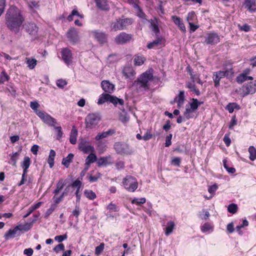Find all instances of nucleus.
I'll return each mask as SVG.
<instances>
[{
  "mask_svg": "<svg viewBox=\"0 0 256 256\" xmlns=\"http://www.w3.org/2000/svg\"><path fill=\"white\" fill-rule=\"evenodd\" d=\"M30 164V158L28 156H25L21 166L22 168H28Z\"/></svg>",
  "mask_w": 256,
  "mask_h": 256,
  "instance_id": "45",
  "label": "nucleus"
},
{
  "mask_svg": "<svg viewBox=\"0 0 256 256\" xmlns=\"http://www.w3.org/2000/svg\"><path fill=\"white\" fill-rule=\"evenodd\" d=\"M62 59L67 64L70 65L72 62V53L68 48H64L62 50Z\"/></svg>",
  "mask_w": 256,
  "mask_h": 256,
  "instance_id": "15",
  "label": "nucleus"
},
{
  "mask_svg": "<svg viewBox=\"0 0 256 256\" xmlns=\"http://www.w3.org/2000/svg\"><path fill=\"white\" fill-rule=\"evenodd\" d=\"M108 137L106 134V132H102V133H100L98 134L95 138V139L96 140H100L102 139V138H106Z\"/></svg>",
  "mask_w": 256,
  "mask_h": 256,
  "instance_id": "63",
  "label": "nucleus"
},
{
  "mask_svg": "<svg viewBox=\"0 0 256 256\" xmlns=\"http://www.w3.org/2000/svg\"><path fill=\"white\" fill-rule=\"evenodd\" d=\"M152 30L155 33L156 36H158V34H160V29H159L158 26L156 24H152Z\"/></svg>",
  "mask_w": 256,
  "mask_h": 256,
  "instance_id": "58",
  "label": "nucleus"
},
{
  "mask_svg": "<svg viewBox=\"0 0 256 256\" xmlns=\"http://www.w3.org/2000/svg\"><path fill=\"white\" fill-rule=\"evenodd\" d=\"M68 238V236L66 234H64L63 235H60L56 236L54 238L55 240L57 241L58 242H61L63 240H66Z\"/></svg>",
  "mask_w": 256,
  "mask_h": 256,
  "instance_id": "55",
  "label": "nucleus"
},
{
  "mask_svg": "<svg viewBox=\"0 0 256 256\" xmlns=\"http://www.w3.org/2000/svg\"><path fill=\"white\" fill-rule=\"evenodd\" d=\"M37 60L34 58L28 59L26 61L28 66L31 70L34 68L36 65Z\"/></svg>",
  "mask_w": 256,
  "mask_h": 256,
  "instance_id": "43",
  "label": "nucleus"
},
{
  "mask_svg": "<svg viewBox=\"0 0 256 256\" xmlns=\"http://www.w3.org/2000/svg\"><path fill=\"white\" fill-rule=\"evenodd\" d=\"M10 79V76L4 72H2L0 74V84H3L5 82L8 81Z\"/></svg>",
  "mask_w": 256,
  "mask_h": 256,
  "instance_id": "42",
  "label": "nucleus"
},
{
  "mask_svg": "<svg viewBox=\"0 0 256 256\" xmlns=\"http://www.w3.org/2000/svg\"><path fill=\"white\" fill-rule=\"evenodd\" d=\"M184 98V92L183 90L180 91L178 96L174 98V102H177L178 108H180L183 105Z\"/></svg>",
  "mask_w": 256,
  "mask_h": 256,
  "instance_id": "23",
  "label": "nucleus"
},
{
  "mask_svg": "<svg viewBox=\"0 0 256 256\" xmlns=\"http://www.w3.org/2000/svg\"><path fill=\"white\" fill-rule=\"evenodd\" d=\"M146 60V58L143 56L135 55L134 56V64L135 66H141Z\"/></svg>",
  "mask_w": 256,
  "mask_h": 256,
  "instance_id": "28",
  "label": "nucleus"
},
{
  "mask_svg": "<svg viewBox=\"0 0 256 256\" xmlns=\"http://www.w3.org/2000/svg\"><path fill=\"white\" fill-rule=\"evenodd\" d=\"M40 106L39 104L36 102H31L30 107L32 109L36 115L46 124L49 126H54V124H56L55 118L52 117L50 114L44 111H40L38 110Z\"/></svg>",
  "mask_w": 256,
  "mask_h": 256,
  "instance_id": "3",
  "label": "nucleus"
},
{
  "mask_svg": "<svg viewBox=\"0 0 256 256\" xmlns=\"http://www.w3.org/2000/svg\"><path fill=\"white\" fill-rule=\"evenodd\" d=\"M53 250L56 253L59 252L60 251L64 250V246L63 244H60L56 245L54 248Z\"/></svg>",
  "mask_w": 256,
  "mask_h": 256,
  "instance_id": "50",
  "label": "nucleus"
},
{
  "mask_svg": "<svg viewBox=\"0 0 256 256\" xmlns=\"http://www.w3.org/2000/svg\"><path fill=\"white\" fill-rule=\"evenodd\" d=\"M211 228H212V226L208 222L204 223L203 226H201V230L204 232L208 231Z\"/></svg>",
  "mask_w": 256,
  "mask_h": 256,
  "instance_id": "51",
  "label": "nucleus"
},
{
  "mask_svg": "<svg viewBox=\"0 0 256 256\" xmlns=\"http://www.w3.org/2000/svg\"><path fill=\"white\" fill-rule=\"evenodd\" d=\"M134 180L131 176H127L123 180L124 188L130 192H134L138 188V182Z\"/></svg>",
  "mask_w": 256,
  "mask_h": 256,
  "instance_id": "9",
  "label": "nucleus"
},
{
  "mask_svg": "<svg viewBox=\"0 0 256 256\" xmlns=\"http://www.w3.org/2000/svg\"><path fill=\"white\" fill-rule=\"evenodd\" d=\"M238 210V207L237 204H231L228 206V211L232 214H236Z\"/></svg>",
  "mask_w": 256,
  "mask_h": 256,
  "instance_id": "40",
  "label": "nucleus"
},
{
  "mask_svg": "<svg viewBox=\"0 0 256 256\" xmlns=\"http://www.w3.org/2000/svg\"><path fill=\"white\" fill-rule=\"evenodd\" d=\"M223 72L225 73L224 76L226 78H231L234 74V72L232 68L223 71Z\"/></svg>",
  "mask_w": 256,
  "mask_h": 256,
  "instance_id": "59",
  "label": "nucleus"
},
{
  "mask_svg": "<svg viewBox=\"0 0 256 256\" xmlns=\"http://www.w3.org/2000/svg\"><path fill=\"white\" fill-rule=\"evenodd\" d=\"M84 195L90 200H93L96 198L95 192L92 190H86L84 192Z\"/></svg>",
  "mask_w": 256,
  "mask_h": 256,
  "instance_id": "37",
  "label": "nucleus"
},
{
  "mask_svg": "<svg viewBox=\"0 0 256 256\" xmlns=\"http://www.w3.org/2000/svg\"><path fill=\"white\" fill-rule=\"evenodd\" d=\"M56 156V152L54 150H51L50 152L49 156L48 159V163L50 167L52 168L54 166V159Z\"/></svg>",
  "mask_w": 256,
  "mask_h": 256,
  "instance_id": "31",
  "label": "nucleus"
},
{
  "mask_svg": "<svg viewBox=\"0 0 256 256\" xmlns=\"http://www.w3.org/2000/svg\"><path fill=\"white\" fill-rule=\"evenodd\" d=\"M152 71L153 70L150 68L142 73L137 80L133 82L132 88L138 92L148 90L150 88L148 82L153 79Z\"/></svg>",
  "mask_w": 256,
  "mask_h": 256,
  "instance_id": "2",
  "label": "nucleus"
},
{
  "mask_svg": "<svg viewBox=\"0 0 256 256\" xmlns=\"http://www.w3.org/2000/svg\"><path fill=\"white\" fill-rule=\"evenodd\" d=\"M82 185V182L79 180H74L70 186L74 188H76V190H80Z\"/></svg>",
  "mask_w": 256,
  "mask_h": 256,
  "instance_id": "46",
  "label": "nucleus"
},
{
  "mask_svg": "<svg viewBox=\"0 0 256 256\" xmlns=\"http://www.w3.org/2000/svg\"><path fill=\"white\" fill-rule=\"evenodd\" d=\"M225 73L223 72V70H220L214 72L213 80L214 83V86L218 87L220 86V82L221 78L224 76Z\"/></svg>",
  "mask_w": 256,
  "mask_h": 256,
  "instance_id": "20",
  "label": "nucleus"
},
{
  "mask_svg": "<svg viewBox=\"0 0 256 256\" xmlns=\"http://www.w3.org/2000/svg\"><path fill=\"white\" fill-rule=\"evenodd\" d=\"M6 0H0V16L4 12L6 7Z\"/></svg>",
  "mask_w": 256,
  "mask_h": 256,
  "instance_id": "57",
  "label": "nucleus"
},
{
  "mask_svg": "<svg viewBox=\"0 0 256 256\" xmlns=\"http://www.w3.org/2000/svg\"><path fill=\"white\" fill-rule=\"evenodd\" d=\"M220 41V36L215 32L208 34L205 38V42L208 44L214 45Z\"/></svg>",
  "mask_w": 256,
  "mask_h": 256,
  "instance_id": "13",
  "label": "nucleus"
},
{
  "mask_svg": "<svg viewBox=\"0 0 256 256\" xmlns=\"http://www.w3.org/2000/svg\"><path fill=\"white\" fill-rule=\"evenodd\" d=\"M152 137V135L150 134V131H147L144 135L142 136V140L144 141L148 140L151 139Z\"/></svg>",
  "mask_w": 256,
  "mask_h": 256,
  "instance_id": "64",
  "label": "nucleus"
},
{
  "mask_svg": "<svg viewBox=\"0 0 256 256\" xmlns=\"http://www.w3.org/2000/svg\"><path fill=\"white\" fill-rule=\"evenodd\" d=\"M98 8L103 10H108L109 6L106 0H94Z\"/></svg>",
  "mask_w": 256,
  "mask_h": 256,
  "instance_id": "25",
  "label": "nucleus"
},
{
  "mask_svg": "<svg viewBox=\"0 0 256 256\" xmlns=\"http://www.w3.org/2000/svg\"><path fill=\"white\" fill-rule=\"evenodd\" d=\"M244 4L249 12H256V0H244Z\"/></svg>",
  "mask_w": 256,
  "mask_h": 256,
  "instance_id": "18",
  "label": "nucleus"
},
{
  "mask_svg": "<svg viewBox=\"0 0 256 256\" xmlns=\"http://www.w3.org/2000/svg\"><path fill=\"white\" fill-rule=\"evenodd\" d=\"M97 158L96 154H90L86 159V164L90 166V164L96 160Z\"/></svg>",
  "mask_w": 256,
  "mask_h": 256,
  "instance_id": "32",
  "label": "nucleus"
},
{
  "mask_svg": "<svg viewBox=\"0 0 256 256\" xmlns=\"http://www.w3.org/2000/svg\"><path fill=\"white\" fill-rule=\"evenodd\" d=\"M175 226L174 222L170 221L167 223L166 227V228L165 234L166 236L170 235L172 232Z\"/></svg>",
  "mask_w": 256,
  "mask_h": 256,
  "instance_id": "33",
  "label": "nucleus"
},
{
  "mask_svg": "<svg viewBox=\"0 0 256 256\" xmlns=\"http://www.w3.org/2000/svg\"><path fill=\"white\" fill-rule=\"evenodd\" d=\"M113 164L112 158L108 156L105 157H101L97 160V164L98 167L106 166Z\"/></svg>",
  "mask_w": 256,
  "mask_h": 256,
  "instance_id": "17",
  "label": "nucleus"
},
{
  "mask_svg": "<svg viewBox=\"0 0 256 256\" xmlns=\"http://www.w3.org/2000/svg\"><path fill=\"white\" fill-rule=\"evenodd\" d=\"M20 231L19 226H16L13 229H10L4 236V238L6 240H9L11 238L16 236V234H17L18 232Z\"/></svg>",
  "mask_w": 256,
  "mask_h": 256,
  "instance_id": "24",
  "label": "nucleus"
},
{
  "mask_svg": "<svg viewBox=\"0 0 256 256\" xmlns=\"http://www.w3.org/2000/svg\"><path fill=\"white\" fill-rule=\"evenodd\" d=\"M78 148L84 154L93 152H94V148L89 144L88 142L84 140H81L80 142Z\"/></svg>",
  "mask_w": 256,
  "mask_h": 256,
  "instance_id": "12",
  "label": "nucleus"
},
{
  "mask_svg": "<svg viewBox=\"0 0 256 256\" xmlns=\"http://www.w3.org/2000/svg\"><path fill=\"white\" fill-rule=\"evenodd\" d=\"M6 24L8 28L15 34L19 32L20 28L24 21L22 11L14 6H10L6 15Z\"/></svg>",
  "mask_w": 256,
  "mask_h": 256,
  "instance_id": "1",
  "label": "nucleus"
},
{
  "mask_svg": "<svg viewBox=\"0 0 256 256\" xmlns=\"http://www.w3.org/2000/svg\"><path fill=\"white\" fill-rule=\"evenodd\" d=\"M186 20L188 23L194 22L197 20V16L194 11H192L188 14Z\"/></svg>",
  "mask_w": 256,
  "mask_h": 256,
  "instance_id": "39",
  "label": "nucleus"
},
{
  "mask_svg": "<svg viewBox=\"0 0 256 256\" xmlns=\"http://www.w3.org/2000/svg\"><path fill=\"white\" fill-rule=\"evenodd\" d=\"M24 30L29 34L36 36L37 34L38 28L34 22H26L23 26Z\"/></svg>",
  "mask_w": 256,
  "mask_h": 256,
  "instance_id": "11",
  "label": "nucleus"
},
{
  "mask_svg": "<svg viewBox=\"0 0 256 256\" xmlns=\"http://www.w3.org/2000/svg\"><path fill=\"white\" fill-rule=\"evenodd\" d=\"M116 152L120 154L130 155L134 153V150L126 143L116 142L114 145Z\"/></svg>",
  "mask_w": 256,
  "mask_h": 256,
  "instance_id": "7",
  "label": "nucleus"
},
{
  "mask_svg": "<svg viewBox=\"0 0 256 256\" xmlns=\"http://www.w3.org/2000/svg\"><path fill=\"white\" fill-rule=\"evenodd\" d=\"M65 184V181L62 179H60L56 184V190L54 191V194H58L62 190Z\"/></svg>",
  "mask_w": 256,
  "mask_h": 256,
  "instance_id": "29",
  "label": "nucleus"
},
{
  "mask_svg": "<svg viewBox=\"0 0 256 256\" xmlns=\"http://www.w3.org/2000/svg\"><path fill=\"white\" fill-rule=\"evenodd\" d=\"M123 74L127 78H132L134 76L135 72L133 70H130L128 72H126V70H124L123 72Z\"/></svg>",
  "mask_w": 256,
  "mask_h": 256,
  "instance_id": "52",
  "label": "nucleus"
},
{
  "mask_svg": "<svg viewBox=\"0 0 256 256\" xmlns=\"http://www.w3.org/2000/svg\"><path fill=\"white\" fill-rule=\"evenodd\" d=\"M18 155V152H16L13 153L11 156L10 160L13 162L12 165L14 166H16V160Z\"/></svg>",
  "mask_w": 256,
  "mask_h": 256,
  "instance_id": "53",
  "label": "nucleus"
},
{
  "mask_svg": "<svg viewBox=\"0 0 256 256\" xmlns=\"http://www.w3.org/2000/svg\"><path fill=\"white\" fill-rule=\"evenodd\" d=\"M186 87L188 88L191 92H194L196 96L200 95V92L196 88V86L194 84L189 82L186 84Z\"/></svg>",
  "mask_w": 256,
  "mask_h": 256,
  "instance_id": "36",
  "label": "nucleus"
},
{
  "mask_svg": "<svg viewBox=\"0 0 256 256\" xmlns=\"http://www.w3.org/2000/svg\"><path fill=\"white\" fill-rule=\"evenodd\" d=\"M172 136V134H170L168 136H166V139L165 146L168 147L172 144L171 140Z\"/></svg>",
  "mask_w": 256,
  "mask_h": 256,
  "instance_id": "56",
  "label": "nucleus"
},
{
  "mask_svg": "<svg viewBox=\"0 0 256 256\" xmlns=\"http://www.w3.org/2000/svg\"><path fill=\"white\" fill-rule=\"evenodd\" d=\"M104 243H100V244L96 248L95 254L97 256L100 255L104 250Z\"/></svg>",
  "mask_w": 256,
  "mask_h": 256,
  "instance_id": "44",
  "label": "nucleus"
},
{
  "mask_svg": "<svg viewBox=\"0 0 256 256\" xmlns=\"http://www.w3.org/2000/svg\"><path fill=\"white\" fill-rule=\"evenodd\" d=\"M223 140L227 146H230L231 140L228 134H226L224 135Z\"/></svg>",
  "mask_w": 256,
  "mask_h": 256,
  "instance_id": "60",
  "label": "nucleus"
},
{
  "mask_svg": "<svg viewBox=\"0 0 256 256\" xmlns=\"http://www.w3.org/2000/svg\"><path fill=\"white\" fill-rule=\"evenodd\" d=\"M132 35L124 32H120L115 38V42L118 44H124L132 40Z\"/></svg>",
  "mask_w": 256,
  "mask_h": 256,
  "instance_id": "10",
  "label": "nucleus"
},
{
  "mask_svg": "<svg viewBox=\"0 0 256 256\" xmlns=\"http://www.w3.org/2000/svg\"><path fill=\"white\" fill-rule=\"evenodd\" d=\"M133 22L134 20L132 18L116 19V21L112 23L110 28L112 30L114 31L126 30L128 26L131 25Z\"/></svg>",
  "mask_w": 256,
  "mask_h": 256,
  "instance_id": "4",
  "label": "nucleus"
},
{
  "mask_svg": "<svg viewBox=\"0 0 256 256\" xmlns=\"http://www.w3.org/2000/svg\"><path fill=\"white\" fill-rule=\"evenodd\" d=\"M164 42V38L162 36H156V39L152 42H150L147 45V48L148 49H151L154 48V46H158L159 45L162 44V43Z\"/></svg>",
  "mask_w": 256,
  "mask_h": 256,
  "instance_id": "22",
  "label": "nucleus"
},
{
  "mask_svg": "<svg viewBox=\"0 0 256 256\" xmlns=\"http://www.w3.org/2000/svg\"><path fill=\"white\" fill-rule=\"evenodd\" d=\"M242 96H245L249 94H253L256 92V80L246 83L240 88Z\"/></svg>",
  "mask_w": 256,
  "mask_h": 256,
  "instance_id": "8",
  "label": "nucleus"
},
{
  "mask_svg": "<svg viewBox=\"0 0 256 256\" xmlns=\"http://www.w3.org/2000/svg\"><path fill=\"white\" fill-rule=\"evenodd\" d=\"M146 202V200L144 198H134L132 201V204H136L137 205H140L141 204H143L145 203Z\"/></svg>",
  "mask_w": 256,
  "mask_h": 256,
  "instance_id": "49",
  "label": "nucleus"
},
{
  "mask_svg": "<svg viewBox=\"0 0 256 256\" xmlns=\"http://www.w3.org/2000/svg\"><path fill=\"white\" fill-rule=\"evenodd\" d=\"M101 120L100 116L98 113L89 114L85 118V124L87 128H92L97 125Z\"/></svg>",
  "mask_w": 256,
  "mask_h": 256,
  "instance_id": "6",
  "label": "nucleus"
},
{
  "mask_svg": "<svg viewBox=\"0 0 256 256\" xmlns=\"http://www.w3.org/2000/svg\"><path fill=\"white\" fill-rule=\"evenodd\" d=\"M223 164H224V166L226 169V170L228 171V172L230 174H234L236 172V170L234 168H230L226 164V160H223Z\"/></svg>",
  "mask_w": 256,
  "mask_h": 256,
  "instance_id": "48",
  "label": "nucleus"
},
{
  "mask_svg": "<svg viewBox=\"0 0 256 256\" xmlns=\"http://www.w3.org/2000/svg\"><path fill=\"white\" fill-rule=\"evenodd\" d=\"M101 86L104 91L105 94H112L115 90V86L107 80H104L102 82Z\"/></svg>",
  "mask_w": 256,
  "mask_h": 256,
  "instance_id": "16",
  "label": "nucleus"
},
{
  "mask_svg": "<svg viewBox=\"0 0 256 256\" xmlns=\"http://www.w3.org/2000/svg\"><path fill=\"white\" fill-rule=\"evenodd\" d=\"M109 102L116 106L117 104L121 106L124 104V100L122 99L119 98L116 96H112L108 94H102L98 99V104H102L106 102Z\"/></svg>",
  "mask_w": 256,
  "mask_h": 256,
  "instance_id": "5",
  "label": "nucleus"
},
{
  "mask_svg": "<svg viewBox=\"0 0 256 256\" xmlns=\"http://www.w3.org/2000/svg\"><path fill=\"white\" fill-rule=\"evenodd\" d=\"M57 205L54 204H52L50 205V208L47 210L46 212L44 214V218H48V216L52 214V212L55 210L56 208Z\"/></svg>",
  "mask_w": 256,
  "mask_h": 256,
  "instance_id": "41",
  "label": "nucleus"
},
{
  "mask_svg": "<svg viewBox=\"0 0 256 256\" xmlns=\"http://www.w3.org/2000/svg\"><path fill=\"white\" fill-rule=\"evenodd\" d=\"M67 82L66 80H64L62 79H59L56 81V85L57 86L60 88H62L64 87L66 85Z\"/></svg>",
  "mask_w": 256,
  "mask_h": 256,
  "instance_id": "54",
  "label": "nucleus"
},
{
  "mask_svg": "<svg viewBox=\"0 0 256 256\" xmlns=\"http://www.w3.org/2000/svg\"><path fill=\"white\" fill-rule=\"evenodd\" d=\"M248 152H250L249 158L254 161L256 159V150L253 146H250L248 148Z\"/></svg>",
  "mask_w": 256,
  "mask_h": 256,
  "instance_id": "38",
  "label": "nucleus"
},
{
  "mask_svg": "<svg viewBox=\"0 0 256 256\" xmlns=\"http://www.w3.org/2000/svg\"><path fill=\"white\" fill-rule=\"evenodd\" d=\"M248 73H242L240 74H239L236 78V82L238 84H242L244 82L247 80H246V75L249 74L250 72V70H248Z\"/></svg>",
  "mask_w": 256,
  "mask_h": 256,
  "instance_id": "35",
  "label": "nucleus"
},
{
  "mask_svg": "<svg viewBox=\"0 0 256 256\" xmlns=\"http://www.w3.org/2000/svg\"><path fill=\"white\" fill-rule=\"evenodd\" d=\"M186 70L189 72L190 78L193 82H196L198 84H202L203 82L200 79L198 76L194 74L193 70L190 66L186 67Z\"/></svg>",
  "mask_w": 256,
  "mask_h": 256,
  "instance_id": "26",
  "label": "nucleus"
},
{
  "mask_svg": "<svg viewBox=\"0 0 256 256\" xmlns=\"http://www.w3.org/2000/svg\"><path fill=\"white\" fill-rule=\"evenodd\" d=\"M171 128L170 121L169 120H168L166 121V124L163 126L162 128L166 132H168L170 128Z\"/></svg>",
  "mask_w": 256,
  "mask_h": 256,
  "instance_id": "61",
  "label": "nucleus"
},
{
  "mask_svg": "<svg viewBox=\"0 0 256 256\" xmlns=\"http://www.w3.org/2000/svg\"><path fill=\"white\" fill-rule=\"evenodd\" d=\"M94 34L95 38L100 43L103 44L106 42L107 36L104 32L95 31Z\"/></svg>",
  "mask_w": 256,
  "mask_h": 256,
  "instance_id": "21",
  "label": "nucleus"
},
{
  "mask_svg": "<svg viewBox=\"0 0 256 256\" xmlns=\"http://www.w3.org/2000/svg\"><path fill=\"white\" fill-rule=\"evenodd\" d=\"M33 223L32 222H26L24 224L22 225V224H18L20 231L22 232H26L31 229L33 226Z\"/></svg>",
  "mask_w": 256,
  "mask_h": 256,
  "instance_id": "30",
  "label": "nucleus"
},
{
  "mask_svg": "<svg viewBox=\"0 0 256 256\" xmlns=\"http://www.w3.org/2000/svg\"><path fill=\"white\" fill-rule=\"evenodd\" d=\"M66 36L69 41L73 44H76L78 41V32L74 28H70L68 30Z\"/></svg>",
  "mask_w": 256,
  "mask_h": 256,
  "instance_id": "14",
  "label": "nucleus"
},
{
  "mask_svg": "<svg viewBox=\"0 0 256 256\" xmlns=\"http://www.w3.org/2000/svg\"><path fill=\"white\" fill-rule=\"evenodd\" d=\"M171 18L173 22L178 26L182 31L183 32H186L185 26L180 17L177 16H172Z\"/></svg>",
  "mask_w": 256,
  "mask_h": 256,
  "instance_id": "19",
  "label": "nucleus"
},
{
  "mask_svg": "<svg viewBox=\"0 0 256 256\" xmlns=\"http://www.w3.org/2000/svg\"><path fill=\"white\" fill-rule=\"evenodd\" d=\"M192 112L189 109V108H186V110L184 112V116L187 120H189L190 118H192V116H190V114L192 113Z\"/></svg>",
  "mask_w": 256,
  "mask_h": 256,
  "instance_id": "62",
  "label": "nucleus"
},
{
  "mask_svg": "<svg viewBox=\"0 0 256 256\" xmlns=\"http://www.w3.org/2000/svg\"><path fill=\"white\" fill-rule=\"evenodd\" d=\"M55 124H54V126H52L54 127V130L57 131V132H58L57 140H59L62 137L63 132H62L61 126H56Z\"/></svg>",
  "mask_w": 256,
  "mask_h": 256,
  "instance_id": "47",
  "label": "nucleus"
},
{
  "mask_svg": "<svg viewBox=\"0 0 256 256\" xmlns=\"http://www.w3.org/2000/svg\"><path fill=\"white\" fill-rule=\"evenodd\" d=\"M192 101L190 104V108H189V109L192 112H194L198 109V106H200V104L198 103V100L196 98H192Z\"/></svg>",
  "mask_w": 256,
  "mask_h": 256,
  "instance_id": "34",
  "label": "nucleus"
},
{
  "mask_svg": "<svg viewBox=\"0 0 256 256\" xmlns=\"http://www.w3.org/2000/svg\"><path fill=\"white\" fill-rule=\"evenodd\" d=\"M74 155L72 154H69L68 156L62 159V164L66 168H68L70 162H72Z\"/></svg>",
  "mask_w": 256,
  "mask_h": 256,
  "instance_id": "27",
  "label": "nucleus"
}]
</instances>
